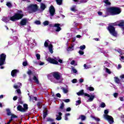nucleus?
Listing matches in <instances>:
<instances>
[{
	"label": "nucleus",
	"instance_id": "obj_23",
	"mask_svg": "<svg viewBox=\"0 0 124 124\" xmlns=\"http://www.w3.org/2000/svg\"><path fill=\"white\" fill-rule=\"evenodd\" d=\"M104 70L106 73H108V74H111L112 73V72L110 70V69L107 68H105Z\"/></svg>",
	"mask_w": 124,
	"mask_h": 124
},
{
	"label": "nucleus",
	"instance_id": "obj_27",
	"mask_svg": "<svg viewBox=\"0 0 124 124\" xmlns=\"http://www.w3.org/2000/svg\"><path fill=\"white\" fill-rule=\"evenodd\" d=\"M103 1L107 5H111V2L109 1V0H103Z\"/></svg>",
	"mask_w": 124,
	"mask_h": 124
},
{
	"label": "nucleus",
	"instance_id": "obj_19",
	"mask_svg": "<svg viewBox=\"0 0 124 124\" xmlns=\"http://www.w3.org/2000/svg\"><path fill=\"white\" fill-rule=\"evenodd\" d=\"M30 97V101H32L33 102H34V101H36L37 100V98L36 97H31V96H29Z\"/></svg>",
	"mask_w": 124,
	"mask_h": 124
},
{
	"label": "nucleus",
	"instance_id": "obj_43",
	"mask_svg": "<svg viewBox=\"0 0 124 124\" xmlns=\"http://www.w3.org/2000/svg\"><path fill=\"white\" fill-rule=\"evenodd\" d=\"M71 64H72V65H77V63L75 62V61H72L71 62Z\"/></svg>",
	"mask_w": 124,
	"mask_h": 124
},
{
	"label": "nucleus",
	"instance_id": "obj_4",
	"mask_svg": "<svg viewBox=\"0 0 124 124\" xmlns=\"http://www.w3.org/2000/svg\"><path fill=\"white\" fill-rule=\"evenodd\" d=\"M46 60L48 62H50V63H52L53 64H58L59 62L62 63V60L60 59L59 58L54 57V58H51V57H48L47 58H46Z\"/></svg>",
	"mask_w": 124,
	"mask_h": 124
},
{
	"label": "nucleus",
	"instance_id": "obj_39",
	"mask_svg": "<svg viewBox=\"0 0 124 124\" xmlns=\"http://www.w3.org/2000/svg\"><path fill=\"white\" fill-rule=\"evenodd\" d=\"M44 26H48L49 25V21H45L43 22Z\"/></svg>",
	"mask_w": 124,
	"mask_h": 124
},
{
	"label": "nucleus",
	"instance_id": "obj_12",
	"mask_svg": "<svg viewBox=\"0 0 124 124\" xmlns=\"http://www.w3.org/2000/svg\"><path fill=\"white\" fill-rule=\"evenodd\" d=\"M60 24L59 23H56L54 24V27L55 28L54 30L56 31H60L62 30V28L60 27Z\"/></svg>",
	"mask_w": 124,
	"mask_h": 124
},
{
	"label": "nucleus",
	"instance_id": "obj_60",
	"mask_svg": "<svg viewBox=\"0 0 124 124\" xmlns=\"http://www.w3.org/2000/svg\"><path fill=\"white\" fill-rule=\"evenodd\" d=\"M79 83H83V82H84V79L80 78V79H79Z\"/></svg>",
	"mask_w": 124,
	"mask_h": 124
},
{
	"label": "nucleus",
	"instance_id": "obj_5",
	"mask_svg": "<svg viewBox=\"0 0 124 124\" xmlns=\"http://www.w3.org/2000/svg\"><path fill=\"white\" fill-rule=\"evenodd\" d=\"M27 73L28 75H29V81L30 82H32V81H34L35 83H36V84H39V81H38V78L35 76L32 75V72H31V70H29Z\"/></svg>",
	"mask_w": 124,
	"mask_h": 124
},
{
	"label": "nucleus",
	"instance_id": "obj_9",
	"mask_svg": "<svg viewBox=\"0 0 124 124\" xmlns=\"http://www.w3.org/2000/svg\"><path fill=\"white\" fill-rule=\"evenodd\" d=\"M108 31L110 34L113 36H117V32L115 31V28L111 25H109L108 27Z\"/></svg>",
	"mask_w": 124,
	"mask_h": 124
},
{
	"label": "nucleus",
	"instance_id": "obj_57",
	"mask_svg": "<svg viewBox=\"0 0 124 124\" xmlns=\"http://www.w3.org/2000/svg\"><path fill=\"white\" fill-rule=\"evenodd\" d=\"M12 121H13V119H11L9 122H8V123H7V124H10V123H11V122H12Z\"/></svg>",
	"mask_w": 124,
	"mask_h": 124
},
{
	"label": "nucleus",
	"instance_id": "obj_11",
	"mask_svg": "<svg viewBox=\"0 0 124 124\" xmlns=\"http://www.w3.org/2000/svg\"><path fill=\"white\" fill-rule=\"evenodd\" d=\"M84 95L85 96H87V97H88L87 100V102H91L94 98V95H90L88 93H84Z\"/></svg>",
	"mask_w": 124,
	"mask_h": 124
},
{
	"label": "nucleus",
	"instance_id": "obj_3",
	"mask_svg": "<svg viewBox=\"0 0 124 124\" xmlns=\"http://www.w3.org/2000/svg\"><path fill=\"white\" fill-rule=\"evenodd\" d=\"M107 12L110 15H118L122 12V10L117 7H110L107 9Z\"/></svg>",
	"mask_w": 124,
	"mask_h": 124
},
{
	"label": "nucleus",
	"instance_id": "obj_14",
	"mask_svg": "<svg viewBox=\"0 0 124 124\" xmlns=\"http://www.w3.org/2000/svg\"><path fill=\"white\" fill-rule=\"evenodd\" d=\"M17 73H19V70H16V69L13 70L11 72V75H12V77H16L17 75Z\"/></svg>",
	"mask_w": 124,
	"mask_h": 124
},
{
	"label": "nucleus",
	"instance_id": "obj_22",
	"mask_svg": "<svg viewBox=\"0 0 124 124\" xmlns=\"http://www.w3.org/2000/svg\"><path fill=\"white\" fill-rule=\"evenodd\" d=\"M16 92L18 93L19 98H22V95H21L22 94V93L21 92V90L17 89Z\"/></svg>",
	"mask_w": 124,
	"mask_h": 124
},
{
	"label": "nucleus",
	"instance_id": "obj_2",
	"mask_svg": "<svg viewBox=\"0 0 124 124\" xmlns=\"http://www.w3.org/2000/svg\"><path fill=\"white\" fill-rule=\"evenodd\" d=\"M48 78L51 82L57 83H59L60 80H62V75L60 73L54 72L48 75Z\"/></svg>",
	"mask_w": 124,
	"mask_h": 124
},
{
	"label": "nucleus",
	"instance_id": "obj_10",
	"mask_svg": "<svg viewBox=\"0 0 124 124\" xmlns=\"http://www.w3.org/2000/svg\"><path fill=\"white\" fill-rule=\"evenodd\" d=\"M6 58V55L4 53L1 54L0 58V65L4 64V62H5Z\"/></svg>",
	"mask_w": 124,
	"mask_h": 124
},
{
	"label": "nucleus",
	"instance_id": "obj_6",
	"mask_svg": "<svg viewBox=\"0 0 124 124\" xmlns=\"http://www.w3.org/2000/svg\"><path fill=\"white\" fill-rule=\"evenodd\" d=\"M108 113L109 110H108V109H105L104 110V117L105 120H107L109 124H113V123H114V119L113 118V117H112V116L108 115Z\"/></svg>",
	"mask_w": 124,
	"mask_h": 124
},
{
	"label": "nucleus",
	"instance_id": "obj_33",
	"mask_svg": "<svg viewBox=\"0 0 124 124\" xmlns=\"http://www.w3.org/2000/svg\"><path fill=\"white\" fill-rule=\"evenodd\" d=\"M79 119H80L81 121H85V120H86V116L84 115H81Z\"/></svg>",
	"mask_w": 124,
	"mask_h": 124
},
{
	"label": "nucleus",
	"instance_id": "obj_62",
	"mask_svg": "<svg viewBox=\"0 0 124 124\" xmlns=\"http://www.w3.org/2000/svg\"><path fill=\"white\" fill-rule=\"evenodd\" d=\"M56 96H57V97H61V94L58 93L56 94Z\"/></svg>",
	"mask_w": 124,
	"mask_h": 124
},
{
	"label": "nucleus",
	"instance_id": "obj_20",
	"mask_svg": "<svg viewBox=\"0 0 124 124\" xmlns=\"http://www.w3.org/2000/svg\"><path fill=\"white\" fill-rule=\"evenodd\" d=\"M62 90L63 91V93H68V92H69L68 88H62Z\"/></svg>",
	"mask_w": 124,
	"mask_h": 124
},
{
	"label": "nucleus",
	"instance_id": "obj_8",
	"mask_svg": "<svg viewBox=\"0 0 124 124\" xmlns=\"http://www.w3.org/2000/svg\"><path fill=\"white\" fill-rule=\"evenodd\" d=\"M45 47H48L49 51L51 54H53V45L51 43V42L49 40L45 41L44 44Z\"/></svg>",
	"mask_w": 124,
	"mask_h": 124
},
{
	"label": "nucleus",
	"instance_id": "obj_40",
	"mask_svg": "<svg viewBox=\"0 0 124 124\" xmlns=\"http://www.w3.org/2000/svg\"><path fill=\"white\" fill-rule=\"evenodd\" d=\"M79 49H80V50H84V49H86V46L85 45L81 46L79 47Z\"/></svg>",
	"mask_w": 124,
	"mask_h": 124
},
{
	"label": "nucleus",
	"instance_id": "obj_61",
	"mask_svg": "<svg viewBox=\"0 0 124 124\" xmlns=\"http://www.w3.org/2000/svg\"><path fill=\"white\" fill-rule=\"evenodd\" d=\"M120 78H121V79H124V75H121L120 76Z\"/></svg>",
	"mask_w": 124,
	"mask_h": 124
},
{
	"label": "nucleus",
	"instance_id": "obj_34",
	"mask_svg": "<svg viewBox=\"0 0 124 124\" xmlns=\"http://www.w3.org/2000/svg\"><path fill=\"white\" fill-rule=\"evenodd\" d=\"M106 105H105V103H104V102H102L100 104V107H101V108H104V107H106Z\"/></svg>",
	"mask_w": 124,
	"mask_h": 124
},
{
	"label": "nucleus",
	"instance_id": "obj_35",
	"mask_svg": "<svg viewBox=\"0 0 124 124\" xmlns=\"http://www.w3.org/2000/svg\"><path fill=\"white\" fill-rule=\"evenodd\" d=\"M87 90H88V91H90L92 92L94 91V88H93V87H88L87 88Z\"/></svg>",
	"mask_w": 124,
	"mask_h": 124
},
{
	"label": "nucleus",
	"instance_id": "obj_28",
	"mask_svg": "<svg viewBox=\"0 0 124 124\" xmlns=\"http://www.w3.org/2000/svg\"><path fill=\"white\" fill-rule=\"evenodd\" d=\"M40 7L42 10H44V9L46 8V6H45V4H44V3H41Z\"/></svg>",
	"mask_w": 124,
	"mask_h": 124
},
{
	"label": "nucleus",
	"instance_id": "obj_45",
	"mask_svg": "<svg viewBox=\"0 0 124 124\" xmlns=\"http://www.w3.org/2000/svg\"><path fill=\"white\" fill-rule=\"evenodd\" d=\"M62 101H64V102H66V103H67L69 102V101H70V100L69 99H63Z\"/></svg>",
	"mask_w": 124,
	"mask_h": 124
},
{
	"label": "nucleus",
	"instance_id": "obj_15",
	"mask_svg": "<svg viewBox=\"0 0 124 124\" xmlns=\"http://www.w3.org/2000/svg\"><path fill=\"white\" fill-rule=\"evenodd\" d=\"M27 19L23 18L21 20L20 24L21 26H26L27 25Z\"/></svg>",
	"mask_w": 124,
	"mask_h": 124
},
{
	"label": "nucleus",
	"instance_id": "obj_31",
	"mask_svg": "<svg viewBox=\"0 0 124 124\" xmlns=\"http://www.w3.org/2000/svg\"><path fill=\"white\" fill-rule=\"evenodd\" d=\"M6 110L7 111V114L8 116H11L12 114L11 111H10V109L9 108H7Z\"/></svg>",
	"mask_w": 124,
	"mask_h": 124
},
{
	"label": "nucleus",
	"instance_id": "obj_48",
	"mask_svg": "<svg viewBox=\"0 0 124 124\" xmlns=\"http://www.w3.org/2000/svg\"><path fill=\"white\" fill-rule=\"evenodd\" d=\"M81 103V101L80 100H78L76 101V105L77 106L79 105V104H80Z\"/></svg>",
	"mask_w": 124,
	"mask_h": 124
},
{
	"label": "nucleus",
	"instance_id": "obj_26",
	"mask_svg": "<svg viewBox=\"0 0 124 124\" xmlns=\"http://www.w3.org/2000/svg\"><path fill=\"white\" fill-rule=\"evenodd\" d=\"M47 109H46V110L44 112V114L43 115L44 119H45V118H46V117L47 116V115H48V113H47Z\"/></svg>",
	"mask_w": 124,
	"mask_h": 124
},
{
	"label": "nucleus",
	"instance_id": "obj_47",
	"mask_svg": "<svg viewBox=\"0 0 124 124\" xmlns=\"http://www.w3.org/2000/svg\"><path fill=\"white\" fill-rule=\"evenodd\" d=\"M34 23L36 24V25H40L41 24V22H40V21L39 20H36L34 22Z\"/></svg>",
	"mask_w": 124,
	"mask_h": 124
},
{
	"label": "nucleus",
	"instance_id": "obj_64",
	"mask_svg": "<svg viewBox=\"0 0 124 124\" xmlns=\"http://www.w3.org/2000/svg\"><path fill=\"white\" fill-rule=\"evenodd\" d=\"M119 99L121 100V101H124V97H120Z\"/></svg>",
	"mask_w": 124,
	"mask_h": 124
},
{
	"label": "nucleus",
	"instance_id": "obj_58",
	"mask_svg": "<svg viewBox=\"0 0 124 124\" xmlns=\"http://www.w3.org/2000/svg\"><path fill=\"white\" fill-rule=\"evenodd\" d=\"M121 68H122V65H121V64H118L117 69H121Z\"/></svg>",
	"mask_w": 124,
	"mask_h": 124
},
{
	"label": "nucleus",
	"instance_id": "obj_24",
	"mask_svg": "<svg viewBox=\"0 0 124 124\" xmlns=\"http://www.w3.org/2000/svg\"><path fill=\"white\" fill-rule=\"evenodd\" d=\"M71 11H73L74 12H76L77 11V8H76V6H73L71 8Z\"/></svg>",
	"mask_w": 124,
	"mask_h": 124
},
{
	"label": "nucleus",
	"instance_id": "obj_42",
	"mask_svg": "<svg viewBox=\"0 0 124 124\" xmlns=\"http://www.w3.org/2000/svg\"><path fill=\"white\" fill-rule=\"evenodd\" d=\"M23 109H24V111H26L28 109V105L27 104H24L23 105Z\"/></svg>",
	"mask_w": 124,
	"mask_h": 124
},
{
	"label": "nucleus",
	"instance_id": "obj_59",
	"mask_svg": "<svg viewBox=\"0 0 124 124\" xmlns=\"http://www.w3.org/2000/svg\"><path fill=\"white\" fill-rule=\"evenodd\" d=\"M66 111H67V112H70V111H71V108H68L66 109Z\"/></svg>",
	"mask_w": 124,
	"mask_h": 124
},
{
	"label": "nucleus",
	"instance_id": "obj_54",
	"mask_svg": "<svg viewBox=\"0 0 124 124\" xmlns=\"http://www.w3.org/2000/svg\"><path fill=\"white\" fill-rule=\"evenodd\" d=\"M11 116V119H13V118H17V116L14 114H12Z\"/></svg>",
	"mask_w": 124,
	"mask_h": 124
},
{
	"label": "nucleus",
	"instance_id": "obj_17",
	"mask_svg": "<svg viewBox=\"0 0 124 124\" xmlns=\"http://www.w3.org/2000/svg\"><path fill=\"white\" fill-rule=\"evenodd\" d=\"M58 115H56L57 117H56V119L57 120V121H61V120H62V116H62V112H59Z\"/></svg>",
	"mask_w": 124,
	"mask_h": 124
},
{
	"label": "nucleus",
	"instance_id": "obj_50",
	"mask_svg": "<svg viewBox=\"0 0 124 124\" xmlns=\"http://www.w3.org/2000/svg\"><path fill=\"white\" fill-rule=\"evenodd\" d=\"M78 53L80 55H84V51L83 50H79Z\"/></svg>",
	"mask_w": 124,
	"mask_h": 124
},
{
	"label": "nucleus",
	"instance_id": "obj_13",
	"mask_svg": "<svg viewBox=\"0 0 124 124\" xmlns=\"http://www.w3.org/2000/svg\"><path fill=\"white\" fill-rule=\"evenodd\" d=\"M55 8H54V6H51L49 8V13L50 16H54V14H55Z\"/></svg>",
	"mask_w": 124,
	"mask_h": 124
},
{
	"label": "nucleus",
	"instance_id": "obj_56",
	"mask_svg": "<svg viewBox=\"0 0 124 124\" xmlns=\"http://www.w3.org/2000/svg\"><path fill=\"white\" fill-rule=\"evenodd\" d=\"M72 83H73V84H75V83H76V82H77V79H74L72 80Z\"/></svg>",
	"mask_w": 124,
	"mask_h": 124
},
{
	"label": "nucleus",
	"instance_id": "obj_36",
	"mask_svg": "<svg viewBox=\"0 0 124 124\" xmlns=\"http://www.w3.org/2000/svg\"><path fill=\"white\" fill-rule=\"evenodd\" d=\"M6 5L7 6H8V7H12V4H11V3L10 2H7L6 3Z\"/></svg>",
	"mask_w": 124,
	"mask_h": 124
},
{
	"label": "nucleus",
	"instance_id": "obj_46",
	"mask_svg": "<svg viewBox=\"0 0 124 124\" xmlns=\"http://www.w3.org/2000/svg\"><path fill=\"white\" fill-rule=\"evenodd\" d=\"M73 46H73L72 47H69L67 49V51H73Z\"/></svg>",
	"mask_w": 124,
	"mask_h": 124
},
{
	"label": "nucleus",
	"instance_id": "obj_7",
	"mask_svg": "<svg viewBox=\"0 0 124 124\" xmlns=\"http://www.w3.org/2000/svg\"><path fill=\"white\" fill-rule=\"evenodd\" d=\"M38 10V6L37 4H31L27 8V10L29 13L36 12Z\"/></svg>",
	"mask_w": 124,
	"mask_h": 124
},
{
	"label": "nucleus",
	"instance_id": "obj_32",
	"mask_svg": "<svg viewBox=\"0 0 124 124\" xmlns=\"http://www.w3.org/2000/svg\"><path fill=\"white\" fill-rule=\"evenodd\" d=\"M56 0L58 5H62V0Z\"/></svg>",
	"mask_w": 124,
	"mask_h": 124
},
{
	"label": "nucleus",
	"instance_id": "obj_41",
	"mask_svg": "<svg viewBox=\"0 0 124 124\" xmlns=\"http://www.w3.org/2000/svg\"><path fill=\"white\" fill-rule=\"evenodd\" d=\"M36 57L37 58V60H38V61H39V60H40V54L37 53L36 54Z\"/></svg>",
	"mask_w": 124,
	"mask_h": 124
},
{
	"label": "nucleus",
	"instance_id": "obj_63",
	"mask_svg": "<svg viewBox=\"0 0 124 124\" xmlns=\"http://www.w3.org/2000/svg\"><path fill=\"white\" fill-rule=\"evenodd\" d=\"M113 96L115 97H117V96H118V93H114L113 94Z\"/></svg>",
	"mask_w": 124,
	"mask_h": 124
},
{
	"label": "nucleus",
	"instance_id": "obj_25",
	"mask_svg": "<svg viewBox=\"0 0 124 124\" xmlns=\"http://www.w3.org/2000/svg\"><path fill=\"white\" fill-rule=\"evenodd\" d=\"M119 27H123L124 26V20L119 21V24H118Z\"/></svg>",
	"mask_w": 124,
	"mask_h": 124
},
{
	"label": "nucleus",
	"instance_id": "obj_16",
	"mask_svg": "<svg viewBox=\"0 0 124 124\" xmlns=\"http://www.w3.org/2000/svg\"><path fill=\"white\" fill-rule=\"evenodd\" d=\"M17 109L18 111H20V112H25V109H24V108L21 105L17 106Z\"/></svg>",
	"mask_w": 124,
	"mask_h": 124
},
{
	"label": "nucleus",
	"instance_id": "obj_21",
	"mask_svg": "<svg viewBox=\"0 0 124 124\" xmlns=\"http://www.w3.org/2000/svg\"><path fill=\"white\" fill-rule=\"evenodd\" d=\"M20 86H22V83H18L17 84H15L14 85V88L15 89H19Z\"/></svg>",
	"mask_w": 124,
	"mask_h": 124
},
{
	"label": "nucleus",
	"instance_id": "obj_53",
	"mask_svg": "<svg viewBox=\"0 0 124 124\" xmlns=\"http://www.w3.org/2000/svg\"><path fill=\"white\" fill-rule=\"evenodd\" d=\"M13 40L15 41H17L18 40V37L17 36H15L13 38Z\"/></svg>",
	"mask_w": 124,
	"mask_h": 124
},
{
	"label": "nucleus",
	"instance_id": "obj_29",
	"mask_svg": "<svg viewBox=\"0 0 124 124\" xmlns=\"http://www.w3.org/2000/svg\"><path fill=\"white\" fill-rule=\"evenodd\" d=\"M78 95H83L84 94V90H82L77 93Z\"/></svg>",
	"mask_w": 124,
	"mask_h": 124
},
{
	"label": "nucleus",
	"instance_id": "obj_30",
	"mask_svg": "<svg viewBox=\"0 0 124 124\" xmlns=\"http://www.w3.org/2000/svg\"><path fill=\"white\" fill-rule=\"evenodd\" d=\"M91 118H92V119H93L94 120H95V121H96V122H99V121H100V119H99V118L95 117L93 116H91Z\"/></svg>",
	"mask_w": 124,
	"mask_h": 124
},
{
	"label": "nucleus",
	"instance_id": "obj_51",
	"mask_svg": "<svg viewBox=\"0 0 124 124\" xmlns=\"http://www.w3.org/2000/svg\"><path fill=\"white\" fill-rule=\"evenodd\" d=\"M120 60L121 62H124V56H120Z\"/></svg>",
	"mask_w": 124,
	"mask_h": 124
},
{
	"label": "nucleus",
	"instance_id": "obj_18",
	"mask_svg": "<svg viewBox=\"0 0 124 124\" xmlns=\"http://www.w3.org/2000/svg\"><path fill=\"white\" fill-rule=\"evenodd\" d=\"M114 81L115 82V83H116V84H120L121 80H120V78H118L117 77H115L114 78Z\"/></svg>",
	"mask_w": 124,
	"mask_h": 124
},
{
	"label": "nucleus",
	"instance_id": "obj_52",
	"mask_svg": "<svg viewBox=\"0 0 124 124\" xmlns=\"http://www.w3.org/2000/svg\"><path fill=\"white\" fill-rule=\"evenodd\" d=\"M38 64H39V65H43L44 64V62L40 61L39 62Z\"/></svg>",
	"mask_w": 124,
	"mask_h": 124
},
{
	"label": "nucleus",
	"instance_id": "obj_38",
	"mask_svg": "<svg viewBox=\"0 0 124 124\" xmlns=\"http://www.w3.org/2000/svg\"><path fill=\"white\" fill-rule=\"evenodd\" d=\"M71 71L73 72V73H77V70L74 68H72Z\"/></svg>",
	"mask_w": 124,
	"mask_h": 124
},
{
	"label": "nucleus",
	"instance_id": "obj_49",
	"mask_svg": "<svg viewBox=\"0 0 124 124\" xmlns=\"http://www.w3.org/2000/svg\"><path fill=\"white\" fill-rule=\"evenodd\" d=\"M63 107H64V103H62L60 106V109H63Z\"/></svg>",
	"mask_w": 124,
	"mask_h": 124
},
{
	"label": "nucleus",
	"instance_id": "obj_1",
	"mask_svg": "<svg viewBox=\"0 0 124 124\" xmlns=\"http://www.w3.org/2000/svg\"><path fill=\"white\" fill-rule=\"evenodd\" d=\"M23 16V12L20 11L19 13L15 14L13 16L8 17L5 16L3 17L2 19V21L5 23H7V22H9L10 20L15 22V21H17L22 18Z\"/></svg>",
	"mask_w": 124,
	"mask_h": 124
},
{
	"label": "nucleus",
	"instance_id": "obj_44",
	"mask_svg": "<svg viewBox=\"0 0 124 124\" xmlns=\"http://www.w3.org/2000/svg\"><path fill=\"white\" fill-rule=\"evenodd\" d=\"M23 66H27L28 65V61H26L24 62H23Z\"/></svg>",
	"mask_w": 124,
	"mask_h": 124
},
{
	"label": "nucleus",
	"instance_id": "obj_37",
	"mask_svg": "<svg viewBox=\"0 0 124 124\" xmlns=\"http://www.w3.org/2000/svg\"><path fill=\"white\" fill-rule=\"evenodd\" d=\"M84 67L85 69H88V68H91V66L90 65H87L86 64H84Z\"/></svg>",
	"mask_w": 124,
	"mask_h": 124
},
{
	"label": "nucleus",
	"instance_id": "obj_55",
	"mask_svg": "<svg viewBox=\"0 0 124 124\" xmlns=\"http://www.w3.org/2000/svg\"><path fill=\"white\" fill-rule=\"evenodd\" d=\"M53 121H54V120H53L52 119H51L50 118H47V122H53Z\"/></svg>",
	"mask_w": 124,
	"mask_h": 124
}]
</instances>
